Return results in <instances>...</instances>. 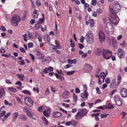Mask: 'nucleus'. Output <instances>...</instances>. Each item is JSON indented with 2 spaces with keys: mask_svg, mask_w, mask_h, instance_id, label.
<instances>
[{
  "mask_svg": "<svg viewBox=\"0 0 127 127\" xmlns=\"http://www.w3.org/2000/svg\"><path fill=\"white\" fill-rule=\"evenodd\" d=\"M105 30L106 33L109 35L112 34L114 32L113 26L111 25L110 23L108 22L105 27Z\"/></svg>",
  "mask_w": 127,
  "mask_h": 127,
  "instance_id": "nucleus-1",
  "label": "nucleus"
},
{
  "mask_svg": "<svg viewBox=\"0 0 127 127\" xmlns=\"http://www.w3.org/2000/svg\"><path fill=\"white\" fill-rule=\"evenodd\" d=\"M102 54L103 57L105 59H108L112 56V53L109 50L107 49H103Z\"/></svg>",
  "mask_w": 127,
  "mask_h": 127,
  "instance_id": "nucleus-2",
  "label": "nucleus"
},
{
  "mask_svg": "<svg viewBox=\"0 0 127 127\" xmlns=\"http://www.w3.org/2000/svg\"><path fill=\"white\" fill-rule=\"evenodd\" d=\"M21 17L19 16L15 15L11 19V23L12 25L16 27L21 19Z\"/></svg>",
  "mask_w": 127,
  "mask_h": 127,
  "instance_id": "nucleus-3",
  "label": "nucleus"
},
{
  "mask_svg": "<svg viewBox=\"0 0 127 127\" xmlns=\"http://www.w3.org/2000/svg\"><path fill=\"white\" fill-rule=\"evenodd\" d=\"M93 34L91 31H89L87 33L85 36L87 39V42L90 43L92 42L94 39Z\"/></svg>",
  "mask_w": 127,
  "mask_h": 127,
  "instance_id": "nucleus-4",
  "label": "nucleus"
},
{
  "mask_svg": "<svg viewBox=\"0 0 127 127\" xmlns=\"http://www.w3.org/2000/svg\"><path fill=\"white\" fill-rule=\"evenodd\" d=\"M114 98L115 102V104L118 106H121L122 104V99H121L120 96L118 95H115Z\"/></svg>",
  "mask_w": 127,
  "mask_h": 127,
  "instance_id": "nucleus-5",
  "label": "nucleus"
},
{
  "mask_svg": "<svg viewBox=\"0 0 127 127\" xmlns=\"http://www.w3.org/2000/svg\"><path fill=\"white\" fill-rule=\"evenodd\" d=\"M117 16L116 14H111L110 15V18H109L110 21L113 24L116 25L118 23L117 18Z\"/></svg>",
  "mask_w": 127,
  "mask_h": 127,
  "instance_id": "nucleus-6",
  "label": "nucleus"
},
{
  "mask_svg": "<svg viewBox=\"0 0 127 127\" xmlns=\"http://www.w3.org/2000/svg\"><path fill=\"white\" fill-rule=\"evenodd\" d=\"M25 104L29 107H31L33 105L34 102L32 98L28 97H25L24 98Z\"/></svg>",
  "mask_w": 127,
  "mask_h": 127,
  "instance_id": "nucleus-7",
  "label": "nucleus"
},
{
  "mask_svg": "<svg viewBox=\"0 0 127 127\" xmlns=\"http://www.w3.org/2000/svg\"><path fill=\"white\" fill-rule=\"evenodd\" d=\"M99 37L100 43H102L104 40L105 39L104 34L102 31H99Z\"/></svg>",
  "mask_w": 127,
  "mask_h": 127,
  "instance_id": "nucleus-8",
  "label": "nucleus"
},
{
  "mask_svg": "<svg viewBox=\"0 0 127 127\" xmlns=\"http://www.w3.org/2000/svg\"><path fill=\"white\" fill-rule=\"evenodd\" d=\"M120 94L122 97L124 98L127 97V90L125 88L121 89L120 91Z\"/></svg>",
  "mask_w": 127,
  "mask_h": 127,
  "instance_id": "nucleus-9",
  "label": "nucleus"
},
{
  "mask_svg": "<svg viewBox=\"0 0 127 127\" xmlns=\"http://www.w3.org/2000/svg\"><path fill=\"white\" fill-rule=\"evenodd\" d=\"M119 84V83L116 82V79L115 78L111 82L109 87L111 88H115L117 87Z\"/></svg>",
  "mask_w": 127,
  "mask_h": 127,
  "instance_id": "nucleus-10",
  "label": "nucleus"
},
{
  "mask_svg": "<svg viewBox=\"0 0 127 127\" xmlns=\"http://www.w3.org/2000/svg\"><path fill=\"white\" fill-rule=\"evenodd\" d=\"M118 55L120 58H123L125 57V52L122 49H119L118 51Z\"/></svg>",
  "mask_w": 127,
  "mask_h": 127,
  "instance_id": "nucleus-11",
  "label": "nucleus"
},
{
  "mask_svg": "<svg viewBox=\"0 0 127 127\" xmlns=\"http://www.w3.org/2000/svg\"><path fill=\"white\" fill-rule=\"evenodd\" d=\"M79 109L78 110V112L75 116V118L77 120H79L81 119L83 116L80 112Z\"/></svg>",
  "mask_w": 127,
  "mask_h": 127,
  "instance_id": "nucleus-12",
  "label": "nucleus"
},
{
  "mask_svg": "<svg viewBox=\"0 0 127 127\" xmlns=\"http://www.w3.org/2000/svg\"><path fill=\"white\" fill-rule=\"evenodd\" d=\"M85 69H87V70L89 72L93 69V68L91 65L88 64H86L85 65Z\"/></svg>",
  "mask_w": 127,
  "mask_h": 127,
  "instance_id": "nucleus-13",
  "label": "nucleus"
},
{
  "mask_svg": "<svg viewBox=\"0 0 127 127\" xmlns=\"http://www.w3.org/2000/svg\"><path fill=\"white\" fill-rule=\"evenodd\" d=\"M80 113L83 116H85L88 113V111L86 109H80Z\"/></svg>",
  "mask_w": 127,
  "mask_h": 127,
  "instance_id": "nucleus-14",
  "label": "nucleus"
},
{
  "mask_svg": "<svg viewBox=\"0 0 127 127\" xmlns=\"http://www.w3.org/2000/svg\"><path fill=\"white\" fill-rule=\"evenodd\" d=\"M89 95L88 93H87L86 90H85L84 92V94L82 93L81 94V97L83 99L84 98V96L86 99L88 98V96Z\"/></svg>",
  "mask_w": 127,
  "mask_h": 127,
  "instance_id": "nucleus-15",
  "label": "nucleus"
},
{
  "mask_svg": "<svg viewBox=\"0 0 127 127\" xmlns=\"http://www.w3.org/2000/svg\"><path fill=\"white\" fill-rule=\"evenodd\" d=\"M62 115V114L59 112L56 111L53 113V116L54 117H59Z\"/></svg>",
  "mask_w": 127,
  "mask_h": 127,
  "instance_id": "nucleus-16",
  "label": "nucleus"
},
{
  "mask_svg": "<svg viewBox=\"0 0 127 127\" xmlns=\"http://www.w3.org/2000/svg\"><path fill=\"white\" fill-rule=\"evenodd\" d=\"M103 49H101L99 48H97L96 50V54H98V55H100L101 54H102Z\"/></svg>",
  "mask_w": 127,
  "mask_h": 127,
  "instance_id": "nucleus-17",
  "label": "nucleus"
},
{
  "mask_svg": "<svg viewBox=\"0 0 127 127\" xmlns=\"http://www.w3.org/2000/svg\"><path fill=\"white\" fill-rule=\"evenodd\" d=\"M37 10H35L32 13V16L34 18H37L38 16V14L37 13Z\"/></svg>",
  "mask_w": 127,
  "mask_h": 127,
  "instance_id": "nucleus-18",
  "label": "nucleus"
},
{
  "mask_svg": "<svg viewBox=\"0 0 127 127\" xmlns=\"http://www.w3.org/2000/svg\"><path fill=\"white\" fill-rule=\"evenodd\" d=\"M42 119L43 123L45 126L47 125L48 124V122L47 119L44 117H42Z\"/></svg>",
  "mask_w": 127,
  "mask_h": 127,
  "instance_id": "nucleus-19",
  "label": "nucleus"
},
{
  "mask_svg": "<svg viewBox=\"0 0 127 127\" xmlns=\"http://www.w3.org/2000/svg\"><path fill=\"white\" fill-rule=\"evenodd\" d=\"M19 119L21 120L22 121H25L27 119V118L25 115L22 114L20 115Z\"/></svg>",
  "mask_w": 127,
  "mask_h": 127,
  "instance_id": "nucleus-20",
  "label": "nucleus"
},
{
  "mask_svg": "<svg viewBox=\"0 0 127 127\" xmlns=\"http://www.w3.org/2000/svg\"><path fill=\"white\" fill-rule=\"evenodd\" d=\"M67 62L68 63L70 64H71L72 63L76 64L77 62V61L75 59H74L73 60L68 59Z\"/></svg>",
  "mask_w": 127,
  "mask_h": 127,
  "instance_id": "nucleus-21",
  "label": "nucleus"
},
{
  "mask_svg": "<svg viewBox=\"0 0 127 127\" xmlns=\"http://www.w3.org/2000/svg\"><path fill=\"white\" fill-rule=\"evenodd\" d=\"M43 114L46 117L48 118L49 117L50 115V114L49 113L48 111L47 110H44Z\"/></svg>",
  "mask_w": 127,
  "mask_h": 127,
  "instance_id": "nucleus-22",
  "label": "nucleus"
},
{
  "mask_svg": "<svg viewBox=\"0 0 127 127\" xmlns=\"http://www.w3.org/2000/svg\"><path fill=\"white\" fill-rule=\"evenodd\" d=\"M68 92L67 91L66 92H64L63 94V98H64L67 99L68 98V95H67V93Z\"/></svg>",
  "mask_w": 127,
  "mask_h": 127,
  "instance_id": "nucleus-23",
  "label": "nucleus"
},
{
  "mask_svg": "<svg viewBox=\"0 0 127 127\" xmlns=\"http://www.w3.org/2000/svg\"><path fill=\"white\" fill-rule=\"evenodd\" d=\"M114 108L113 105L110 103H108L105 106V108L107 109H111Z\"/></svg>",
  "mask_w": 127,
  "mask_h": 127,
  "instance_id": "nucleus-24",
  "label": "nucleus"
},
{
  "mask_svg": "<svg viewBox=\"0 0 127 127\" xmlns=\"http://www.w3.org/2000/svg\"><path fill=\"white\" fill-rule=\"evenodd\" d=\"M60 60L61 62L62 63H64L66 61L65 58L63 56H62L60 57Z\"/></svg>",
  "mask_w": 127,
  "mask_h": 127,
  "instance_id": "nucleus-25",
  "label": "nucleus"
},
{
  "mask_svg": "<svg viewBox=\"0 0 127 127\" xmlns=\"http://www.w3.org/2000/svg\"><path fill=\"white\" fill-rule=\"evenodd\" d=\"M8 89L14 93L17 91V90L14 88L9 87L8 88Z\"/></svg>",
  "mask_w": 127,
  "mask_h": 127,
  "instance_id": "nucleus-26",
  "label": "nucleus"
},
{
  "mask_svg": "<svg viewBox=\"0 0 127 127\" xmlns=\"http://www.w3.org/2000/svg\"><path fill=\"white\" fill-rule=\"evenodd\" d=\"M16 75L18 76L20 80L21 81L24 80L23 78L24 77V75L22 74H21L20 75L17 74Z\"/></svg>",
  "mask_w": 127,
  "mask_h": 127,
  "instance_id": "nucleus-27",
  "label": "nucleus"
},
{
  "mask_svg": "<svg viewBox=\"0 0 127 127\" xmlns=\"http://www.w3.org/2000/svg\"><path fill=\"white\" fill-rule=\"evenodd\" d=\"M90 25L91 27H93L94 24V21L93 19H90Z\"/></svg>",
  "mask_w": 127,
  "mask_h": 127,
  "instance_id": "nucleus-28",
  "label": "nucleus"
},
{
  "mask_svg": "<svg viewBox=\"0 0 127 127\" xmlns=\"http://www.w3.org/2000/svg\"><path fill=\"white\" fill-rule=\"evenodd\" d=\"M100 76L101 78H105L106 76V75L104 72H101L100 74Z\"/></svg>",
  "mask_w": 127,
  "mask_h": 127,
  "instance_id": "nucleus-29",
  "label": "nucleus"
},
{
  "mask_svg": "<svg viewBox=\"0 0 127 127\" xmlns=\"http://www.w3.org/2000/svg\"><path fill=\"white\" fill-rule=\"evenodd\" d=\"M114 3L115 4V6L117 7V9H119V8H120V5L119 4V2L117 1H114Z\"/></svg>",
  "mask_w": 127,
  "mask_h": 127,
  "instance_id": "nucleus-30",
  "label": "nucleus"
},
{
  "mask_svg": "<svg viewBox=\"0 0 127 127\" xmlns=\"http://www.w3.org/2000/svg\"><path fill=\"white\" fill-rule=\"evenodd\" d=\"M121 75H118L117 76V82L119 84L121 81Z\"/></svg>",
  "mask_w": 127,
  "mask_h": 127,
  "instance_id": "nucleus-31",
  "label": "nucleus"
},
{
  "mask_svg": "<svg viewBox=\"0 0 127 127\" xmlns=\"http://www.w3.org/2000/svg\"><path fill=\"white\" fill-rule=\"evenodd\" d=\"M22 92L24 94L29 95H30L31 94V93L30 92V91H29L27 90H26L23 91H22Z\"/></svg>",
  "mask_w": 127,
  "mask_h": 127,
  "instance_id": "nucleus-32",
  "label": "nucleus"
},
{
  "mask_svg": "<svg viewBox=\"0 0 127 127\" xmlns=\"http://www.w3.org/2000/svg\"><path fill=\"white\" fill-rule=\"evenodd\" d=\"M126 114L127 113L126 112L124 111H123L120 114L122 115V119L126 116Z\"/></svg>",
  "mask_w": 127,
  "mask_h": 127,
  "instance_id": "nucleus-33",
  "label": "nucleus"
},
{
  "mask_svg": "<svg viewBox=\"0 0 127 127\" xmlns=\"http://www.w3.org/2000/svg\"><path fill=\"white\" fill-rule=\"evenodd\" d=\"M39 21L38 22H37L39 24H42L44 22V18H42V19H39Z\"/></svg>",
  "mask_w": 127,
  "mask_h": 127,
  "instance_id": "nucleus-34",
  "label": "nucleus"
},
{
  "mask_svg": "<svg viewBox=\"0 0 127 127\" xmlns=\"http://www.w3.org/2000/svg\"><path fill=\"white\" fill-rule=\"evenodd\" d=\"M41 25L40 24H39L38 23H37V24L35 25L34 27L37 30H38L40 27Z\"/></svg>",
  "mask_w": 127,
  "mask_h": 127,
  "instance_id": "nucleus-35",
  "label": "nucleus"
},
{
  "mask_svg": "<svg viewBox=\"0 0 127 127\" xmlns=\"http://www.w3.org/2000/svg\"><path fill=\"white\" fill-rule=\"evenodd\" d=\"M109 113H107L104 114H101L100 116L102 118H104L106 117L108 115H109Z\"/></svg>",
  "mask_w": 127,
  "mask_h": 127,
  "instance_id": "nucleus-36",
  "label": "nucleus"
},
{
  "mask_svg": "<svg viewBox=\"0 0 127 127\" xmlns=\"http://www.w3.org/2000/svg\"><path fill=\"white\" fill-rule=\"evenodd\" d=\"M86 25H88L89 24V21H90V18L89 17H86L85 18Z\"/></svg>",
  "mask_w": 127,
  "mask_h": 127,
  "instance_id": "nucleus-37",
  "label": "nucleus"
},
{
  "mask_svg": "<svg viewBox=\"0 0 127 127\" xmlns=\"http://www.w3.org/2000/svg\"><path fill=\"white\" fill-rule=\"evenodd\" d=\"M10 114L11 113L10 112L6 113V114L4 117V119L6 120L7 119V118L10 115Z\"/></svg>",
  "mask_w": 127,
  "mask_h": 127,
  "instance_id": "nucleus-38",
  "label": "nucleus"
},
{
  "mask_svg": "<svg viewBox=\"0 0 127 127\" xmlns=\"http://www.w3.org/2000/svg\"><path fill=\"white\" fill-rule=\"evenodd\" d=\"M96 13L98 14H100L102 13V10L100 8L97 9L96 10Z\"/></svg>",
  "mask_w": 127,
  "mask_h": 127,
  "instance_id": "nucleus-39",
  "label": "nucleus"
},
{
  "mask_svg": "<svg viewBox=\"0 0 127 127\" xmlns=\"http://www.w3.org/2000/svg\"><path fill=\"white\" fill-rule=\"evenodd\" d=\"M105 82L107 84H109L110 82V80L109 78H107L105 80Z\"/></svg>",
  "mask_w": 127,
  "mask_h": 127,
  "instance_id": "nucleus-40",
  "label": "nucleus"
},
{
  "mask_svg": "<svg viewBox=\"0 0 127 127\" xmlns=\"http://www.w3.org/2000/svg\"><path fill=\"white\" fill-rule=\"evenodd\" d=\"M44 106H43L39 107L38 108V110L40 112H41L43 111Z\"/></svg>",
  "mask_w": 127,
  "mask_h": 127,
  "instance_id": "nucleus-41",
  "label": "nucleus"
},
{
  "mask_svg": "<svg viewBox=\"0 0 127 127\" xmlns=\"http://www.w3.org/2000/svg\"><path fill=\"white\" fill-rule=\"evenodd\" d=\"M36 4L37 6H39L41 5L40 2L39 0H37L36 2Z\"/></svg>",
  "mask_w": 127,
  "mask_h": 127,
  "instance_id": "nucleus-42",
  "label": "nucleus"
},
{
  "mask_svg": "<svg viewBox=\"0 0 127 127\" xmlns=\"http://www.w3.org/2000/svg\"><path fill=\"white\" fill-rule=\"evenodd\" d=\"M49 71V69L48 68H46L43 69V72L45 73H47Z\"/></svg>",
  "mask_w": 127,
  "mask_h": 127,
  "instance_id": "nucleus-43",
  "label": "nucleus"
},
{
  "mask_svg": "<svg viewBox=\"0 0 127 127\" xmlns=\"http://www.w3.org/2000/svg\"><path fill=\"white\" fill-rule=\"evenodd\" d=\"M27 115L29 117L31 118L32 117V114L29 111H28L26 112Z\"/></svg>",
  "mask_w": 127,
  "mask_h": 127,
  "instance_id": "nucleus-44",
  "label": "nucleus"
},
{
  "mask_svg": "<svg viewBox=\"0 0 127 127\" xmlns=\"http://www.w3.org/2000/svg\"><path fill=\"white\" fill-rule=\"evenodd\" d=\"M5 114V111H2L0 114V116L1 117L3 116Z\"/></svg>",
  "mask_w": 127,
  "mask_h": 127,
  "instance_id": "nucleus-45",
  "label": "nucleus"
},
{
  "mask_svg": "<svg viewBox=\"0 0 127 127\" xmlns=\"http://www.w3.org/2000/svg\"><path fill=\"white\" fill-rule=\"evenodd\" d=\"M84 39V37L83 36H82L80 39V42L81 43H82L83 42Z\"/></svg>",
  "mask_w": 127,
  "mask_h": 127,
  "instance_id": "nucleus-46",
  "label": "nucleus"
},
{
  "mask_svg": "<svg viewBox=\"0 0 127 127\" xmlns=\"http://www.w3.org/2000/svg\"><path fill=\"white\" fill-rule=\"evenodd\" d=\"M66 125L67 126H69L71 125H73V124H72L71 121H68L66 122Z\"/></svg>",
  "mask_w": 127,
  "mask_h": 127,
  "instance_id": "nucleus-47",
  "label": "nucleus"
},
{
  "mask_svg": "<svg viewBox=\"0 0 127 127\" xmlns=\"http://www.w3.org/2000/svg\"><path fill=\"white\" fill-rule=\"evenodd\" d=\"M33 45V43L32 42H30L28 44V47L30 48L32 47Z\"/></svg>",
  "mask_w": 127,
  "mask_h": 127,
  "instance_id": "nucleus-48",
  "label": "nucleus"
},
{
  "mask_svg": "<svg viewBox=\"0 0 127 127\" xmlns=\"http://www.w3.org/2000/svg\"><path fill=\"white\" fill-rule=\"evenodd\" d=\"M0 30H1L3 32H4L6 30V29L3 26H2L0 27Z\"/></svg>",
  "mask_w": 127,
  "mask_h": 127,
  "instance_id": "nucleus-49",
  "label": "nucleus"
},
{
  "mask_svg": "<svg viewBox=\"0 0 127 127\" xmlns=\"http://www.w3.org/2000/svg\"><path fill=\"white\" fill-rule=\"evenodd\" d=\"M97 13L95 11H93V12L92 13V15L93 16L96 17L97 16Z\"/></svg>",
  "mask_w": 127,
  "mask_h": 127,
  "instance_id": "nucleus-50",
  "label": "nucleus"
},
{
  "mask_svg": "<svg viewBox=\"0 0 127 127\" xmlns=\"http://www.w3.org/2000/svg\"><path fill=\"white\" fill-rule=\"evenodd\" d=\"M50 87L51 90L52 92H55L57 90L55 88H54L53 87L51 86Z\"/></svg>",
  "mask_w": 127,
  "mask_h": 127,
  "instance_id": "nucleus-51",
  "label": "nucleus"
},
{
  "mask_svg": "<svg viewBox=\"0 0 127 127\" xmlns=\"http://www.w3.org/2000/svg\"><path fill=\"white\" fill-rule=\"evenodd\" d=\"M96 93L97 94H101V92L99 90V87H97L96 89Z\"/></svg>",
  "mask_w": 127,
  "mask_h": 127,
  "instance_id": "nucleus-52",
  "label": "nucleus"
},
{
  "mask_svg": "<svg viewBox=\"0 0 127 127\" xmlns=\"http://www.w3.org/2000/svg\"><path fill=\"white\" fill-rule=\"evenodd\" d=\"M16 100L18 102L20 103L21 104H22L23 103L19 97H17Z\"/></svg>",
  "mask_w": 127,
  "mask_h": 127,
  "instance_id": "nucleus-53",
  "label": "nucleus"
},
{
  "mask_svg": "<svg viewBox=\"0 0 127 127\" xmlns=\"http://www.w3.org/2000/svg\"><path fill=\"white\" fill-rule=\"evenodd\" d=\"M77 96L74 94H73V98L74 99V101L75 102H76L77 101Z\"/></svg>",
  "mask_w": 127,
  "mask_h": 127,
  "instance_id": "nucleus-54",
  "label": "nucleus"
},
{
  "mask_svg": "<svg viewBox=\"0 0 127 127\" xmlns=\"http://www.w3.org/2000/svg\"><path fill=\"white\" fill-rule=\"evenodd\" d=\"M72 124H73V125L74 126L76 125L77 124V122L74 120L71 121Z\"/></svg>",
  "mask_w": 127,
  "mask_h": 127,
  "instance_id": "nucleus-55",
  "label": "nucleus"
},
{
  "mask_svg": "<svg viewBox=\"0 0 127 127\" xmlns=\"http://www.w3.org/2000/svg\"><path fill=\"white\" fill-rule=\"evenodd\" d=\"M20 51L22 52L25 53L26 52L25 50L23 48L21 47L20 48Z\"/></svg>",
  "mask_w": 127,
  "mask_h": 127,
  "instance_id": "nucleus-56",
  "label": "nucleus"
},
{
  "mask_svg": "<svg viewBox=\"0 0 127 127\" xmlns=\"http://www.w3.org/2000/svg\"><path fill=\"white\" fill-rule=\"evenodd\" d=\"M74 71H68L67 72V74L68 75H70L71 74H72L74 72Z\"/></svg>",
  "mask_w": 127,
  "mask_h": 127,
  "instance_id": "nucleus-57",
  "label": "nucleus"
},
{
  "mask_svg": "<svg viewBox=\"0 0 127 127\" xmlns=\"http://www.w3.org/2000/svg\"><path fill=\"white\" fill-rule=\"evenodd\" d=\"M72 1L73 2H74V1H75V3L76 4H79L80 3V1L78 0H72Z\"/></svg>",
  "mask_w": 127,
  "mask_h": 127,
  "instance_id": "nucleus-58",
  "label": "nucleus"
},
{
  "mask_svg": "<svg viewBox=\"0 0 127 127\" xmlns=\"http://www.w3.org/2000/svg\"><path fill=\"white\" fill-rule=\"evenodd\" d=\"M78 45L79 47L81 49H82L84 47V46L82 44L79 43Z\"/></svg>",
  "mask_w": 127,
  "mask_h": 127,
  "instance_id": "nucleus-59",
  "label": "nucleus"
},
{
  "mask_svg": "<svg viewBox=\"0 0 127 127\" xmlns=\"http://www.w3.org/2000/svg\"><path fill=\"white\" fill-rule=\"evenodd\" d=\"M76 16L77 18H78L80 20L81 18L80 14L78 13H76Z\"/></svg>",
  "mask_w": 127,
  "mask_h": 127,
  "instance_id": "nucleus-60",
  "label": "nucleus"
},
{
  "mask_svg": "<svg viewBox=\"0 0 127 127\" xmlns=\"http://www.w3.org/2000/svg\"><path fill=\"white\" fill-rule=\"evenodd\" d=\"M92 4L94 6L96 4V1L95 0H93L92 2Z\"/></svg>",
  "mask_w": 127,
  "mask_h": 127,
  "instance_id": "nucleus-61",
  "label": "nucleus"
},
{
  "mask_svg": "<svg viewBox=\"0 0 127 127\" xmlns=\"http://www.w3.org/2000/svg\"><path fill=\"white\" fill-rule=\"evenodd\" d=\"M123 47L126 46V44L124 41L122 42V43L120 44Z\"/></svg>",
  "mask_w": 127,
  "mask_h": 127,
  "instance_id": "nucleus-62",
  "label": "nucleus"
},
{
  "mask_svg": "<svg viewBox=\"0 0 127 127\" xmlns=\"http://www.w3.org/2000/svg\"><path fill=\"white\" fill-rule=\"evenodd\" d=\"M29 55H30V56L31 57L32 59L33 60V62H34V58H35V57H34V56L31 53H29Z\"/></svg>",
  "mask_w": 127,
  "mask_h": 127,
  "instance_id": "nucleus-63",
  "label": "nucleus"
},
{
  "mask_svg": "<svg viewBox=\"0 0 127 127\" xmlns=\"http://www.w3.org/2000/svg\"><path fill=\"white\" fill-rule=\"evenodd\" d=\"M28 37L30 39H32L33 38V35L32 34L28 33Z\"/></svg>",
  "mask_w": 127,
  "mask_h": 127,
  "instance_id": "nucleus-64",
  "label": "nucleus"
}]
</instances>
